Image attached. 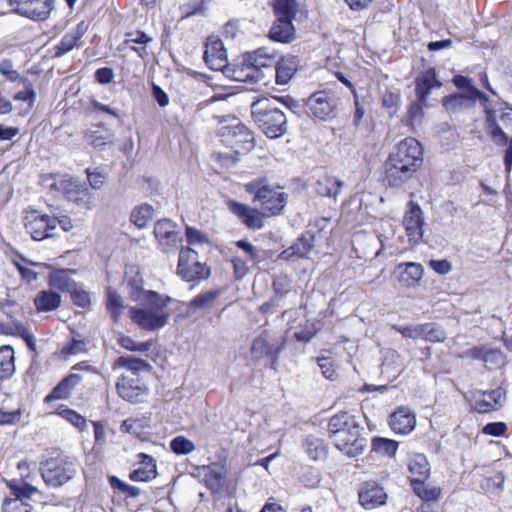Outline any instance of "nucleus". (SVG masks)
Instances as JSON below:
<instances>
[{"label": "nucleus", "mask_w": 512, "mask_h": 512, "mask_svg": "<svg viewBox=\"0 0 512 512\" xmlns=\"http://www.w3.org/2000/svg\"><path fill=\"white\" fill-rule=\"evenodd\" d=\"M54 186L67 200L77 206L86 210H91L94 207L92 194L89 189L79 181L65 177L54 183Z\"/></svg>", "instance_id": "7"}, {"label": "nucleus", "mask_w": 512, "mask_h": 512, "mask_svg": "<svg viewBox=\"0 0 512 512\" xmlns=\"http://www.w3.org/2000/svg\"><path fill=\"white\" fill-rule=\"evenodd\" d=\"M372 449L382 456L394 457L398 449V442L387 438H374Z\"/></svg>", "instance_id": "46"}, {"label": "nucleus", "mask_w": 512, "mask_h": 512, "mask_svg": "<svg viewBox=\"0 0 512 512\" xmlns=\"http://www.w3.org/2000/svg\"><path fill=\"white\" fill-rule=\"evenodd\" d=\"M79 462L68 456L50 458L41 463L39 472L49 488H60L78 473Z\"/></svg>", "instance_id": "4"}, {"label": "nucleus", "mask_w": 512, "mask_h": 512, "mask_svg": "<svg viewBox=\"0 0 512 512\" xmlns=\"http://www.w3.org/2000/svg\"><path fill=\"white\" fill-rule=\"evenodd\" d=\"M388 160L419 169L423 163L422 146L415 138H405L394 147Z\"/></svg>", "instance_id": "8"}, {"label": "nucleus", "mask_w": 512, "mask_h": 512, "mask_svg": "<svg viewBox=\"0 0 512 512\" xmlns=\"http://www.w3.org/2000/svg\"><path fill=\"white\" fill-rule=\"evenodd\" d=\"M125 368L129 370L134 377L141 371H149L151 366L143 359L133 356H120L113 364V369Z\"/></svg>", "instance_id": "35"}, {"label": "nucleus", "mask_w": 512, "mask_h": 512, "mask_svg": "<svg viewBox=\"0 0 512 512\" xmlns=\"http://www.w3.org/2000/svg\"><path fill=\"white\" fill-rule=\"evenodd\" d=\"M15 266L17 267L18 271L20 272L22 278L27 281L28 283L33 282L37 279V273L29 268L28 266H34V267H44L45 264L40 262H32L27 259H21L20 261H15Z\"/></svg>", "instance_id": "49"}, {"label": "nucleus", "mask_w": 512, "mask_h": 512, "mask_svg": "<svg viewBox=\"0 0 512 512\" xmlns=\"http://www.w3.org/2000/svg\"><path fill=\"white\" fill-rule=\"evenodd\" d=\"M418 169L414 166L404 165L402 163L392 162L385 163V180L390 187H400L409 181Z\"/></svg>", "instance_id": "19"}, {"label": "nucleus", "mask_w": 512, "mask_h": 512, "mask_svg": "<svg viewBox=\"0 0 512 512\" xmlns=\"http://www.w3.org/2000/svg\"><path fill=\"white\" fill-rule=\"evenodd\" d=\"M299 67V59L294 55H286L280 58L275 65V81L278 85H286L290 82Z\"/></svg>", "instance_id": "24"}, {"label": "nucleus", "mask_w": 512, "mask_h": 512, "mask_svg": "<svg viewBox=\"0 0 512 512\" xmlns=\"http://www.w3.org/2000/svg\"><path fill=\"white\" fill-rule=\"evenodd\" d=\"M107 308L115 321L118 320L123 310V300L121 296L114 290H107Z\"/></svg>", "instance_id": "51"}, {"label": "nucleus", "mask_w": 512, "mask_h": 512, "mask_svg": "<svg viewBox=\"0 0 512 512\" xmlns=\"http://www.w3.org/2000/svg\"><path fill=\"white\" fill-rule=\"evenodd\" d=\"M306 107L311 115L327 121L336 116L337 101L331 90H320L308 97Z\"/></svg>", "instance_id": "9"}, {"label": "nucleus", "mask_w": 512, "mask_h": 512, "mask_svg": "<svg viewBox=\"0 0 512 512\" xmlns=\"http://www.w3.org/2000/svg\"><path fill=\"white\" fill-rule=\"evenodd\" d=\"M423 324L414 326H393V329L401 333L404 337L418 339L422 338Z\"/></svg>", "instance_id": "63"}, {"label": "nucleus", "mask_w": 512, "mask_h": 512, "mask_svg": "<svg viewBox=\"0 0 512 512\" xmlns=\"http://www.w3.org/2000/svg\"><path fill=\"white\" fill-rule=\"evenodd\" d=\"M303 446L309 458L314 461L323 459L326 455L325 446L319 438L308 436Z\"/></svg>", "instance_id": "44"}, {"label": "nucleus", "mask_w": 512, "mask_h": 512, "mask_svg": "<svg viewBox=\"0 0 512 512\" xmlns=\"http://www.w3.org/2000/svg\"><path fill=\"white\" fill-rule=\"evenodd\" d=\"M154 235L164 252H168L171 248L175 247L179 240L176 225L168 219L159 220L155 224Z\"/></svg>", "instance_id": "21"}, {"label": "nucleus", "mask_w": 512, "mask_h": 512, "mask_svg": "<svg viewBox=\"0 0 512 512\" xmlns=\"http://www.w3.org/2000/svg\"><path fill=\"white\" fill-rule=\"evenodd\" d=\"M54 2L55 0H9L15 13L37 21L46 20L49 17Z\"/></svg>", "instance_id": "12"}, {"label": "nucleus", "mask_w": 512, "mask_h": 512, "mask_svg": "<svg viewBox=\"0 0 512 512\" xmlns=\"http://www.w3.org/2000/svg\"><path fill=\"white\" fill-rule=\"evenodd\" d=\"M223 141L236 153L249 152L254 147L253 133L242 123L237 122L221 129Z\"/></svg>", "instance_id": "10"}, {"label": "nucleus", "mask_w": 512, "mask_h": 512, "mask_svg": "<svg viewBox=\"0 0 512 512\" xmlns=\"http://www.w3.org/2000/svg\"><path fill=\"white\" fill-rule=\"evenodd\" d=\"M140 467L133 470L129 478L134 482H148L157 476L156 463L150 455L140 453L138 455Z\"/></svg>", "instance_id": "25"}, {"label": "nucleus", "mask_w": 512, "mask_h": 512, "mask_svg": "<svg viewBox=\"0 0 512 512\" xmlns=\"http://www.w3.org/2000/svg\"><path fill=\"white\" fill-rule=\"evenodd\" d=\"M361 431V426H358L353 431L350 430L344 435H340L333 443L337 449L349 457H356L362 453L367 442L366 438L362 437Z\"/></svg>", "instance_id": "16"}, {"label": "nucleus", "mask_w": 512, "mask_h": 512, "mask_svg": "<svg viewBox=\"0 0 512 512\" xmlns=\"http://www.w3.org/2000/svg\"><path fill=\"white\" fill-rule=\"evenodd\" d=\"M118 344L129 351H139V352H145L148 351L150 348V344L147 342H136L131 337L120 334L117 337Z\"/></svg>", "instance_id": "54"}, {"label": "nucleus", "mask_w": 512, "mask_h": 512, "mask_svg": "<svg viewBox=\"0 0 512 512\" xmlns=\"http://www.w3.org/2000/svg\"><path fill=\"white\" fill-rule=\"evenodd\" d=\"M245 57L249 65L259 72L262 83L267 84L263 69H268L270 75L272 74V67L276 62L275 53L267 48H259L252 53L246 54Z\"/></svg>", "instance_id": "20"}, {"label": "nucleus", "mask_w": 512, "mask_h": 512, "mask_svg": "<svg viewBox=\"0 0 512 512\" xmlns=\"http://www.w3.org/2000/svg\"><path fill=\"white\" fill-rule=\"evenodd\" d=\"M358 426H360V424L356 418L346 412L334 415L330 418L328 423V431L332 442H334L340 435L342 436L350 430L353 431Z\"/></svg>", "instance_id": "23"}, {"label": "nucleus", "mask_w": 512, "mask_h": 512, "mask_svg": "<svg viewBox=\"0 0 512 512\" xmlns=\"http://www.w3.org/2000/svg\"><path fill=\"white\" fill-rule=\"evenodd\" d=\"M441 83L436 78V73L434 69H429L423 72L416 79V94L418 101L421 105L426 103V100L431 92V90L435 88H439Z\"/></svg>", "instance_id": "27"}, {"label": "nucleus", "mask_w": 512, "mask_h": 512, "mask_svg": "<svg viewBox=\"0 0 512 512\" xmlns=\"http://www.w3.org/2000/svg\"><path fill=\"white\" fill-rule=\"evenodd\" d=\"M79 28L80 27L78 26V28L75 31L67 33L63 36L62 40L60 41V43L57 47V49H58L57 55L58 56L69 52L77 44V42L80 40V38L82 37V34H83V32L80 31Z\"/></svg>", "instance_id": "50"}, {"label": "nucleus", "mask_w": 512, "mask_h": 512, "mask_svg": "<svg viewBox=\"0 0 512 512\" xmlns=\"http://www.w3.org/2000/svg\"><path fill=\"white\" fill-rule=\"evenodd\" d=\"M86 141L94 148H102L113 144L114 134L106 127L93 125L84 133Z\"/></svg>", "instance_id": "28"}, {"label": "nucleus", "mask_w": 512, "mask_h": 512, "mask_svg": "<svg viewBox=\"0 0 512 512\" xmlns=\"http://www.w3.org/2000/svg\"><path fill=\"white\" fill-rule=\"evenodd\" d=\"M58 414L80 430H83L86 426V419L74 410L62 408Z\"/></svg>", "instance_id": "56"}, {"label": "nucleus", "mask_w": 512, "mask_h": 512, "mask_svg": "<svg viewBox=\"0 0 512 512\" xmlns=\"http://www.w3.org/2000/svg\"><path fill=\"white\" fill-rule=\"evenodd\" d=\"M269 36L272 40L288 43L294 38V26L292 19H281L276 17V21L270 29Z\"/></svg>", "instance_id": "30"}, {"label": "nucleus", "mask_w": 512, "mask_h": 512, "mask_svg": "<svg viewBox=\"0 0 512 512\" xmlns=\"http://www.w3.org/2000/svg\"><path fill=\"white\" fill-rule=\"evenodd\" d=\"M81 380L82 378L78 374L68 375L46 396L45 401L51 402L58 399H67L72 389L77 386Z\"/></svg>", "instance_id": "31"}, {"label": "nucleus", "mask_w": 512, "mask_h": 512, "mask_svg": "<svg viewBox=\"0 0 512 512\" xmlns=\"http://www.w3.org/2000/svg\"><path fill=\"white\" fill-rule=\"evenodd\" d=\"M281 101L286 106L293 103V100L287 98L260 99L252 103L251 113L255 123L263 133L271 138H279L287 131V118L285 114L275 105V102Z\"/></svg>", "instance_id": "2"}, {"label": "nucleus", "mask_w": 512, "mask_h": 512, "mask_svg": "<svg viewBox=\"0 0 512 512\" xmlns=\"http://www.w3.org/2000/svg\"><path fill=\"white\" fill-rule=\"evenodd\" d=\"M404 267V270L399 273L397 279L405 287H412L419 283L423 276V267L419 263L405 262L398 265L397 269L400 270Z\"/></svg>", "instance_id": "29"}, {"label": "nucleus", "mask_w": 512, "mask_h": 512, "mask_svg": "<svg viewBox=\"0 0 512 512\" xmlns=\"http://www.w3.org/2000/svg\"><path fill=\"white\" fill-rule=\"evenodd\" d=\"M49 284L54 289L69 292L75 286L74 281L70 277V270L65 269L53 271L49 276Z\"/></svg>", "instance_id": "41"}, {"label": "nucleus", "mask_w": 512, "mask_h": 512, "mask_svg": "<svg viewBox=\"0 0 512 512\" xmlns=\"http://www.w3.org/2000/svg\"><path fill=\"white\" fill-rule=\"evenodd\" d=\"M504 483V476L501 472H495L492 476L487 477L482 484V488L488 492H495L501 489Z\"/></svg>", "instance_id": "62"}, {"label": "nucleus", "mask_w": 512, "mask_h": 512, "mask_svg": "<svg viewBox=\"0 0 512 512\" xmlns=\"http://www.w3.org/2000/svg\"><path fill=\"white\" fill-rule=\"evenodd\" d=\"M0 74L12 82L17 81L20 77L18 71L14 69V64L10 59H3L0 61Z\"/></svg>", "instance_id": "61"}, {"label": "nucleus", "mask_w": 512, "mask_h": 512, "mask_svg": "<svg viewBox=\"0 0 512 512\" xmlns=\"http://www.w3.org/2000/svg\"><path fill=\"white\" fill-rule=\"evenodd\" d=\"M400 95L394 91L386 90L382 94V105L388 109L390 115H393L399 105Z\"/></svg>", "instance_id": "57"}, {"label": "nucleus", "mask_w": 512, "mask_h": 512, "mask_svg": "<svg viewBox=\"0 0 512 512\" xmlns=\"http://www.w3.org/2000/svg\"><path fill=\"white\" fill-rule=\"evenodd\" d=\"M154 217V208L149 204L136 206L130 214V221L137 228H145Z\"/></svg>", "instance_id": "38"}, {"label": "nucleus", "mask_w": 512, "mask_h": 512, "mask_svg": "<svg viewBox=\"0 0 512 512\" xmlns=\"http://www.w3.org/2000/svg\"><path fill=\"white\" fill-rule=\"evenodd\" d=\"M116 389L119 396L129 402L136 403L141 401L147 393V387L144 383L134 376L122 374L117 383Z\"/></svg>", "instance_id": "14"}, {"label": "nucleus", "mask_w": 512, "mask_h": 512, "mask_svg": "<svg viewBox=\"0 0 512 512\" xmlns=\"http://www.w3.org/2000/svg\"><path fill=\"white\" fill-rule=\"evenodd\" d=\"M234 79L241 82L262 83L259 72L249 65L245 56L242 66L234 71Z\"/></svg>", "instance_id": "45"}, {"label": "nucleus", "mask_w": 512, "mask_h": 512, "mask_svg": "<svg viewBox=\"0 0 512 512\" xmlns=\"http://www.w3.org/2000/svg\"><path fill=\"white\" fill-rule=\"evenodd\" d=\"M387 494L375 482H365L359 491L360 504L366 509H374L385 504Z\"/></svg>", "instance_id": "22"}, {"label": "nucleus", "mask_w": 512, "mask_h": 512, "mask_svg": "<svg viewBox=\"0 0 512 512\" xmlns=\"http://www.w3.org/2000/svg\"><path fill=\"white\" fill-rule=\"evenodd\" d=\"M402 223L409 243H419L424 235L425 220L421 207L414 201L408 202Z\"/></svg>", "instance_id": "13"}, {"label": "nucleus", "mask_w": 512, "mask_h": 512, "mask_svg": "<svg viewBox=\"0 0 512 512\" xmlns=\"http://www.w3.org/2000/svg\"><path fill=\"white\" fill-rule=\"evenodd\" d=\"M204 60L210 69L220 71L227 65V53L223 42L216 36L207 38Z\"/></svg>", "instance_id": "17"}, {"label": "nucleus", "mask_w": 512, "mask_h": 512, "mask_svg": "<svg viewBox=\"0 0 512 512\" xmlns=\"http://www.w3.org/2000/svg\"><path fill=\"white\" fill-rule=\"evenodd\" d=\"M23 83L25 86V90L19 91L18 93H16L14 96V99L29 102L28 110H30L33 107V104L35 102L36 93H35L32 85L27 80H23Z\"/></svg>", "instance_id": "60"}, {"label": "nucleus", "mask_w": 512, "mask_h": 512, "mask_svg": "<svg viewBox=\"0 0 512 512\" xmlns=\"http://www.w3.org/2000/svg\"><path fill=\"white\" fill-rule=\"evenodd\" d=\"M34 303L38 311H52L60 306L61 297L53 291H41Z\"/></svg>", "instance_id": "40"}, {"label": "nucleus", "mask_w": 512, "mask_h": 512, "mask_svg": "<svg viewBox=\"0 0 512 512\" xmlns=\"http://www.w3.org/2000/svg\"><path fill=\"white\" fill-rule=\"evenodd\" d=\"M220 294L221 291L219 289L201 292L187 303V307L194 311L209 309L213 306Z\"/></svg>", "instance_id": "37"}, {"label": "nucleus", "mask_w": 512, "mask_h": 512, "mask_svg": "<svg viewBox=\"0 0 512 512\" xmlns=\"http://www.w3.org/2000/svg\"><path fill=\"white\" fill-rule=\"evenodd\" d=\"M204 475L206 483L211 489H219L225 478V469L219 464H211L204 467Z\"/></svg>", "instance_id": "43"}, {"label": "nucleus", "mask_w": 512, "mask_h": 512, "mask_svg": "<svg viewBox=\"0 0 512 512\" xmlns=\"http://www.w3.org/2000/svg\"><path fill=\"white\" fill-rule=\"evenodd\" d=\"M250 351H251L253 358L256 360L262 359L266 356L277 357V355L279 353V349L274 348L262 336H259L253 340Z\"/></svg>", "instance_id": "42"}, {"label": "nucleus", "mask_w": 512, "mask_h": 512, "mask_svg": "<svg viewBox=\"0 0 512 512\" xmlns=\"http://www.w3.org/2000/svg\"><path fill=\"white\" fill-rule=\"evenodd\" d=\"M227 204L229 210L248 228L258 230L264 226V218L267 216V213H264L263 210L259 211L258 209L233 200L228 201Z\"/></svg>", "instance_id": "15"}, {"label": "nucleus", "mask_w": 512, "mask_h": 512, "mask_svg": "<svg viewBox=\"0 0 512 512\" xmlns=\"http://www.w3.org/2000/svg\"><path fill=\"white\" fill-rule=\"evenodd\" d=\"M342 186L343 182L339 179L333 176L324 175L318 179L316 183V191L321 196L336 198Z\"/></svg>", "instance_id": "36"}, {"label": "nucleus", "mask_w": 512, "mask_h": 512, "mask_svg": "<svg viewBox=\"0 0 512 512\" xmlns=\"http://www.w3.org/2000/svg\"><path fill=\"white\" fill-rule=\"evenodd\" d=\"M149 418H129L123 421L121 430L136 436H140L145 428L149 426Z\"/></svg>", "instance_id": "48"}, {"label": "nucleus", "mask_w": 512, "mask_h": 512, "mask_svg": "<svg viewBox=\"0 0 512 512\" xmlns=\"http://www.w3.org/2000/svg\"><path fill=\"white\" fill-rule=\"evenodd\" d=\"M171 450L176 454H189L195 450V445L184 436H177L170 442Z\"/></svg>", "instance_id": "55"}, {"label": "nucleus", "mask_w": 512, "mask_h": 512, "mask_svg": "<svg viewBox=\"0 0 512 512\" xmlns=\"http://www.w3.org/2000/svg\"><path fill=\"white\" fill-rule=\"evenodd\" d=\"M14 351L10 346L0 347V379L11 377L15 372Z\"/></svg>", "instance_id": "39"}, {"label": "nucleus", "mask_w": 512, "mask_h": 512, "mask_svg": "<svg viewBox=\"0 0 512 512\" xmlns=\"http://www.w3.org/2000/svg\"><path fill=\"white\" fill-rule=\"evenodd\" d=\"M423 333H422V339L430 342H441L444 341L446 338L445 331L435 325L430 323L423 324Z\"/></svg>", "instance_id": "53"}, {"label": "nucleus", "mask_w": 512, "mask_h": 512, "mask_svg": "<svg viewBox=\"0 0 512 512\" xmlns=\"http://www.w3.org/2000/svg\"><path fill=\"white\" fill-rule=\"evenodd\" d=\"M25 228L33 240L41 241L55 235L56 219L37 211L27 212Z\"/></svg>", "instance_id": "11"}, {"label": "nucleus", "mask_w": 512, "mask_h": 512, "mask_svg": "<svg viewBox=\"0 0 512 512\" xmlns=\"http://www.w3.org/2000/svg\"><path fill=\"white\" fill-rule=\"evenodd\" d=\"M274 12L281 19H294L297 12L296 0H274Z\"/></svg>", "instance_id": "47"}, {"label": "nucleus", "mask_w": 512, "mask_h": 512, "mask_svg": "<svg viewBox=\"0 0 512 512\" xmlns=\"http://www.w3.org/2000/svg\"><path fill=\"white\" fill-rule=\"evenodd\" d=\"M243 187L253 195V202L258 203L267 216L278 215L287 203V194L283 188L271 183L266 177H257Z\"/></svg>", "instance_id": "3"}, {"label": "nucleus", "mask_w": 512, "mask_h": 512, "mask_svg": "<svg viewBox=\"0 0 512 512\" xmlns=\"http://www.w3.org/2000/svg\"><path fill=\"white\" fill-rule=\"evenodd\" d=\"M505 391L497 388L492 391H475L472 395L473 407L479 413H487L502 405Z\"/></svg>", "instance_id": "18"}, {"label": "nucleus", "mask_w": 512, "mask_h": 512, "mask_svg": "<svg viewBox=\"0 0 512 512\" xmlns=\"http://www.w3.org/2000/svg\"><path fill=\"white\" fill-rule=\"evenodd\" d=\"M416 425L415 415L407 408H400L390 417L391 429L398 434L410 433Z\"/></svg>", "instance_id": "26"}, {"label": "nucleus", "mask_w": 512, "mask_h": 512, "mask_svg": "<svg viewBox=\"0 0 512 512\" xmlns=\"http://www.w3.org/2000/svg\"><path fill=\"white\" fill-rule=\"evenodd\" d=\"M415 491L423 502L433 503L440 495V490L437 488H427L423 486V482L419 483L418 487H415Z\"/></svg>", "instance_id": "59"}, {"label": "nucleus", "mask_w": 512, "mask_h": 512, "mask_svg": "<svg viewBox=\"0 0 512 512\" xmlns=\"http://www.w3.org/2000/svg\"><path fill=\"white\" fill-rule=\"evenodd\" d=\"M177 274L185 281H202L210 276V269L198 260V253L191 249H181L177 265Z\"/></svg>", "instance_id": "6"}, {"label": "nucleus", "mask_w": 512, "mask_h": 512, "mask_svg": "<svg viewBox=\"0 0 512 512\" xmlns=\"http://www.w3.org/2000/svg\"><path fill=\"white\" fill-rule=\"evenodd\" d=\"M487 128H488L489 134L494 143H496L497 145L507 144V141H508L507 135L496 124V122L493 118V113H491V112L488 113Z\"/></svg>", "instance_id": "52"}, {"label": "nucleus", "mask_w": 512, "mask_h": 512, "mask_svg": "<svg viewBox=\"0 0 512 512\" xmlns=\"http://www.w3.org/2000/svg\"><path fill=\"white\" fill-rule=\"evenodd\" d=\"M128 287L130 298L140 304L130 308L132 321L146 331H156L165 327L172 314L167 309L172 298L152 290H145L141 278L129 281Z\"/></svg>", "instance_id": "1"}, {"label": "nucleus", "mask_w": 512, "mask_h": 512, "mask_svg": "<svg viewBox=\"0 0 512 512\" xmlns=\"http://www.w3.org/2000/svg\"><path fill=\"white\" fill-rule=\"evenodd\" d=\"M19 475L18 479L5 481L6 486L11 490V494L23 495L27 499H32L36 495H41L40 489L34 485L38 480L37 465L35 461L21 460L17 464Z\"/></svg>", "instance_id": "5"}, {"label": "nucleus", "mask_w": 512, "mask_h": 512, "mask_svg": "<svg viewBox=\"0 0 512 512\" xmlns=\"http://www.w3.org/2000/svg\"><path fill=\"white\" fill-rule=\"evenodd\" d=\"M460 94L464 95V101H470L471 104L475 103L477 99L484 103L488 101V97L478 90L473 84H470L463 90V93Z\"/></svg>", "instance_id": "64"}, {"label": "nucleus", "mask_w": 512, "mask_h": 512, "mask_svg": "<svg viewBox=\"0 0 512 512\" xmlns=\"http://www.w3.org/2000/svg\"><path fill=\"white\" fill-rule=\"evenodd\" d=\"M86 174L89 185L92 189H100L106 180V174L100 171L98 168H87Z\"/></svg>", "instance_id": "58"}, {"label": "nucleus", "mask_w": 512, "mask_h": 512, "mask_svg": "<svg viewBox=\"0 0 512 512\" xmlns=\"http://www.w3.org/2000/svg\"><path fill=\"white\" fill-rule=\"evenodd\" d=\"M13 497H6L2 504V512H37V510L28 502L26 496L12 494Z\"/></svg>", "instance_id": "34"}, {"label": "nucleus", "mask_w": 512, "mask_h": 512, "mask_svg": "<svg viewBox=\"0 0 512 512\" xmlns=\"http://www.w3.org/2000/svg\"><path fill=\"white\" fill-rule=\"evenodd\" d=\"M408 468L415 483H422L430 473L427 458L420 453H415L410 457Z\"/></svg>", "instance_id": "32"}, {"label": "nucleus", "mask_w": 512, "mask_h": 512, "mask_svg": "<svg viewBox=\"0 0 512 512\" xmlns=\"http://www.w3.org/2000/svg\"><path fill=\"white\" fill-rule=\"evenodd\" d=\"M312 239L313 237L306 236L299 238L291 247L284 250L280 254V257L284 260H290L294 257H306L313 247Z\"/></svg>", "instance_id": "33"}]
</instances>
